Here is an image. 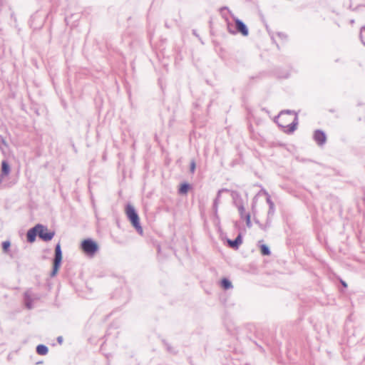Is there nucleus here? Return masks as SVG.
<instances>
[{"label":"nucleus","instance_id":"obj_10","mask_svg":"<svg viewBox=\"0 0 365 365\" xmlns=\"http://www.w3.org/2000/svg\"><path fill=\"white\" fill-rule=\"evenodd\" d=\"M231 196L236 206L242 204V199L239 192L235 190L231 191Z\"/></svg>","mask_w":365,"mask_h":365},{"label":"nucleus","instance_id":"obj_27","mask_svg":"<svg viewBox=\"0 0 365 365\" xmlns=\"http://www.w3.org/2000/svg\"><path fill=\"white\" fill-rule=\"evenodd\" d=\"M165 345L166 346L167 350L169 352H173V350L172 347L168 344L165 343Z\"/></svg>","mask_w":365,"mask_h":365},{"label":"nucleus","instance_id":"obj_31","mask_svg":"<svg viewBox=\"0 0 365 365\" xmlns=\"http://www.w3.org/2000/svg\"><path fill=\"white\" fill-rule=\"evenodd\" d=\"M228 31L231 34H234L235 33L233 31L231 30L230 25H228Z\"/></svg>","mask_w":365,"mask_h":365},{"label":"nucleus","instance_id":"obj_12","mask_svg":"<svg viewBox=\"0 0 365 365\" xmlns=\"http://www.w3.org/2000/svg\"><path fill=\"white\" fill-rule=\"evenodd\" d=\"M36 351L39 355H46L48 352V349L46 345L38 344L36 346Z\"/></svg>","mask_w":365,"mask_h":365},{"label":"nucleus","instance_id":"obj_20","mask_svg":"<svg viewBox=\"0 0 365 365\" xmlns=\"http://www.w3.org/2000/svg\"><path fill=\"white\" fill-rule=\"evenodd\" d=\"M246 220V225L247 226V227L250 228L252 227V222H251V217H250V213H247L245 215V217H244Z\"/></svg>","mask_w":365,"mask_h":365},{"label":"nucleus","instance_id":"obj_17","mask_svg":"<svg viewBox=\"0 0 365 365\" xmlns=\"http://www.w3.org/2000/svg\"><path fill=\"white\" fill-rule=\"evenodd\" d=\"M260 252L262 255H269L270 250L266 245H262L260 247Z\"/></svg>","mask_w":365,"mask_h":365},{"label":"nucleus","instance_id":"obj_21","mask_svg":"<svg viewBox=\"0 0 365 365\" xmlns=\"http://www.w3.org/2000/svg\"><path fill=\"white\" fill-rule=\"evenodd\" d=\"M230 190L227 188H222V189H220L218 190L217 192V197L215 200H217V203L219 204L220 202V197L221 196V193L223 192H229Z\"/></svg>","mask_w":365,"mask_h":365},{"label":"nucleus","instance_id":"obj_29","mask_svg":"<svg viewBox=\"0 0 365 365\" xmlns=\"http://www.w3.org/2000/svg\"><path fill=\"white\" fill-rule=\"evenodd\" d=\"M57 341H58V342L59 344H61V343H62V341H63V337H62V336H58V337L57 338Z\"/></svg>","mask_w":365,"mask_h":365},{"label":"nucleus","instance_id":"obj_36","mask_svg":"<svg viewBox=\"0 0 365 365\" xmlns=\"http://www.w3.org/2000/svg\"><path fill=\"white\" fill-rule=\"evenodd\" d=\"M364 30L365 31V26L364 27Z\"/></svg>","mask_w":365,"mask_h":365},{"label":"nucleus","instance_id":"obj_13","mask_svg":"<svg viewBox=\"0 0 365 365\" xmlns=\"http://www.w3.org/2000/svg\"><path fill=\"white\" fill-rule=\"evenodd\" d=\"M10 173V166L6 160L1 163V173L3 175H8Z\"/></svg>","mask_w":365,"mask_h":365},{"label":"nucleus","instance_id":"obj_9","mask_svg":"<svg viewBox=\"0 0 365 365\" xmlns=\"http://www.w3.org/2000/svg\"><path fill=\"white\" fill-rule=\"evenodd\" d=\"M227 243L231 248L237 250L240 245L242 243V235L239 234L233 240H227Z\"/></svg>","mask_w":365,"mask_h":365},{"label":"nucleus","instance_id":"obj_26","mask_svg":"<svg viewBox=\"0 0 365 365\" xmlns=\"http://www.w3.org/2000/svg\"><path fill=\"white\" fill-rule=\"evenodd\" d=\"M255 222L257 224H258V225H259V227H260L262 229H263V230H266V227H267V226H269V225L268 222H267V225H266V226H264V227L263 225H262L257 220H255Z\"/></svg>","mask_w":365,"mask_h":365},{"label":"nucleus","instance_id":"obj_1","mask_svg":"<svg viewBox=\"0 0 365 365\" xmlns=\"http://www.w3.org/2000/svg\"><path fill=\"white\" fill-rule=\"evenodd\" d=\"M125 212L128 219L130 222L133 227L136 230V231L140 235H142L143 230L140 223V218L138 214L135 210V207L132 205L128 203L125 206Z\"/></svg>","mask_w":365,"mask_h":365},{"label":"nucleus","instance_id":"obj_6","mask_svg":"<svg viewBox=\"0 0 365 365\" xmlns=\"http://www.w3.org/2000/svg\"><path fill=\"white\" fill-rule=\"evenodd\" d=\"M314 139L318 145H323L327 141V136L324 131L321 130H317L314 133Z\"/></svg>","mask_w":365,"mask_h":365},{"label":"nucleus","instance_id":"obj_14","mask_svg":"<svg viewBox=\"0 0 365 365\" xmlns=\"http://www.w3.org/2000/svg\"><path fill=\"white\" fill-rule=\"evenodd\" d=\"M267 195V202L269 205V211H268V216L272 215L274 212V202L272 201L270 196L268 195V193H266Z\"/></svg>","mask_w":365,"mask_h":365},{"label":"nucleus","instance_id":"obj_4","mask_svg":"<svg viewBox=\"0 0 365 365\" xmlns=\"http://www.w3.org/2000/svg\"><path fill=\"white\" fill-rule=\"evenodd\" d=\"M39 227L41 228L39 229L38 237L44 242L51 241L55 235V232L48 230L47 227L42 224H39Z\"/></svg>","mask_w":365,"mask_h":365},{"label":"nucleus","instance_id":"obj_7","mask_svg":"<svg viewBox=\"0 0 365 365\" xmlns=\"http://www.w3.org/2000/svg\"><path fill=\"white\" fill-rule=\"evenodd\" d=\"M235 22L237 32L242 34L244 36H247L249 34V31L245 24L239 19H235Z\"/></svg>","mask_w":365,"mask_h":365},{"label":"nucleus","instance_id":"obj_23","mask_svg":"<svg viewBox=\"0 0 365 365\" xmlns=\"http://www.w3.org/2000/svg\"><path fill=\"white\" fill-rule=\"evenodd\" d=\"M195 162L194 160H192L190 163V170L192 173H193L195 172Z\"/></svg>","mask_w":365,"mask_h":365},{"label":"nucleus","instance_id":"obj_11","mask_svg":"<svg viewBox=\"0 0 365 365\" xmlns=\"http://www.w3.org/2000/svg\"><path fill=\"white\" fill-rule=\"evenodd\" d=\"M297 124H298V117H297V114H295L294 120L287 126V132L289 133H293L297 129Z\"/></svg>","mask_w":365,"mask_h":365},{"label":"nucleus","instance_id":"obj_22","mask_svg":"<svg viewBox=\"0 0 365 365\" xmlns=\"http://www.w3.org/2000/svg\"><path fill=\"white\" fill-rule=\"evenodd\" d=\"M296 114L294 111L292 110H282L281 111V113H279V116L282 117L284 114Z\"/></svg>","mask_w":365,"mask_h":365},{"label":"nucleus","instance_id":"obj_30","mask_svg":"<svg viewBox=\"0 0 365 365\" xmlns=\"http://www.w3.org/2000/svg\"><path fill=\"white\" fill-rule=\"evenodd\" d=\"M341 282L342 285H343L344 287H347V284H346V283L345 282H344V281H342V280H341Z\"/></svg>","mask_w":365,"mask_h":365},{"label":"nucleus","instance_id":"obj_5","mask_svg":"<svg viewBox=\"0 0 365 365\" xmlns=\"http://www.w3.org/2000/svg\"><path fill=\"white\" fill-rule=\"evenodd\" d=\"M40 228L41 227H39V224H37L27 231L26 239L29 243H33L35 242L36 236L38 237Z\"/></svg>","mask_w":365,"mask_h":365},{"label":"nucleus","instance_id":"obj_28","mask_svg":"<svg viewBox=\"0 0 365 365\" xmlns=\"http://www.w3.org/2000/svg\"><path fill=\"white\" fill-rule=\"evenodd\" d=\"M0 142L2 143L4 145H7L5 140L1 135H0Z\"/></svg>","mask_w":365,"mask_h":365},{"label":"nucleus","instance_id":"obj_16","mask_svg":"<svg viewBox=\"0 0 365 365\" xmlns=\"http://www.w3.org/2000/svg\"><path fill=\"white\" fill-rule=\"evenodd\" d=\"M221 286L225 289H229L232 287V282L227 278H223L221 280Z\"/></svg>","mask_w":365,"mask_h":365},{"label":"nucleus","instance_id":"obj_18","mask_svg":"<svg viewBox=\"0 0 365 365\" xmlns=\"http://www.w3.org/2000/svg\"><path fill=\"white\" fill-rule=\"evenodd\" d=\"M237 207L238 212L240 213V217L241 218H244L245 215L247 213H245V207L243 205V203L242 204H240L239 205H237Z\"/></svg>","mask_w":365,"mask_h":365},{"label":"nucleus","instance_id":"obj_19","mask_svg":"<svg viewBox=\"0 0 365 365\" xmlns=\"http://www.w3.org/2000/svg\"><path fill=\"white\" fill-rule=\"evenodd\" d=\"M11 246V242L8 240L2 242V250L4 252H7Z\"/></svg>","mask_w":365,"mask_h":365},{"label":"nucleus","instance_id":"obj_15","mask_svg":"<svg viewBox=\"0 0 365 365\" xmlns=\"http://www.w3.org/2000/svg\"><path fill=\"white\" fill-rule=\"evenodd\" d=\"M190 187V186L188 183H187V182L182 183L180 186L178 192L181 195H185L187 193Z\"/></svg>","mask_w":365,"mask_h":365},{"label":"nucleus","instance_id":"obj_2","mask_svg":"<svg viewBox=\"0 0 365 365\" xmlns=\"http://www.w3.org/2000/svg\"><path fill=\"white\" fill-rule=\"evenodd\" d=\"M81 249L86 255L93 256L98 250V245L94 240L88 238L81 242Z\"/></svg>","mask_w":365,"mask_h":365},{"label":"nucleus","instance_id":"obj_34","mask_svg":"<svg viewBox=\"0 0 365 365\" xmlns=\"http://www.w3.org/2000/svg\"><path fill=\"white\" fill-rule=\"evenodd\" d=\"M2 182V177L0 176V183Z\"/></svg>","mask_w":365,"mask_h":365},{"label":"nucleus","instance_id":"obj_33","mask_svg":"<svg viewBox=\"0 0 365 365\" xmlns=\"http://www.w3.org/2000/svg\"><path fill=\"white\" fill-rule=\"evenodd\" d=\"M362 38H363L362 36H361V41H362L364 45H365V42L362 40Z\"/></svg>","mask_w":365,"mask_h":365},{"label":"nucleus","instance_id":"obj_35","mask_svg":"<svg viewBox=\"0 0 365 365\" xmlns=\"http://www.w3.org/2000/svg\"><path fill=\"white\" fill-rule=\"evenodd\" d=\"M224 9H227V7H224V8H222L221 10L222 11V10H224Z\"/></svg>","mask_w":365,"mask_h":365},{"label":"nucleus","instance_id":"obj_3","mask_svg":"<svg viewBox=\"0 0 365 365\" xmlns=\"http://www.w3.org/2000/svg\"><path fill=\"white\" fill-rule=\"evenodd\" d=\"M62 261V251L60 243H58L55 247V255L53 261V269L51 273V277H53L58 272Z\"/></svg>","mask_w":365,"mask_h":365},{"label":"nucleus","instance_id":"obj_32","mask_svg":"<svg viewBox=\"0 0 365 365\" xmlns=\"http://www.w3.org/2000/svg\"><path fill=\"white\" fill-rule=\"evenodd\" d=\"M192 33H193V34H194L195 36H197V34H196L195 30H193V31H192Z\"/></svg>","mask_w":365,"mask_h":365},{"label":"nucleus","instance_id":"obj_24","mask_svg":"<svg viewBox=\"0 0 365 365\" xmlns=\"http://www.w3.org/2000/svg\"><path fill=\"white\" fill-rule=\"evenodd\" d=\"M218 203H217V200H214V202H213V210L215 212V213H217V207H218Z\"/></svg>","mask_w":365,"mask_h":365},{"label":"nucleus","instance_id":"obj_8","mask_svg":"<svg viewBox=\"0 0 365 365\" xmlns=\"http://www.w3.org/2000/svg\"><path fill=\"white\" fill-rule=\"evenodd\" d=\"M24 300L25 306L28 309L33 308V302H34L31 296V290L28 289L24 294Z\"/></svg>","mask_w":365,"mask_h":365},{"label":"nucleus","instance_id":"obj_25","mask_svg":"<svg viewBox=\"0 0 365 365\" xmlns=\"http://www.w3.org/2000/svg\"><path fill=\"white\" fill-rule=\"evenodd\" d=\"M31 296H32L34 301H36V300H38L40 299V296L38 294L34 293L32 292H31Z\"/></svg>","mask_w":365,"mask_h":365}]
</instances>
